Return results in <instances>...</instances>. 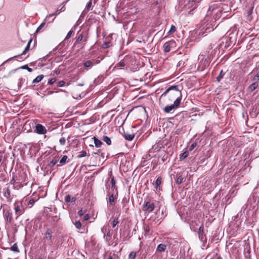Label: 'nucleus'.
Instances as JSON below:
<instances>
[{
  "label": "nucleus",
  "instance_id": "obj_1",
  "mask_svg": "<svg viewBox=\"0 0 259 259\" xmlns=\"http://www.w3.org/2000/svg\"><path fill=\"white\" fill-rule=\"evenodd\" d=\"M161 97H165L170 101H179L181 103L182 100V93L176 85L169 87L161 96Z\"/></svg>",
  "mask_w": 259,
  "mask_h": 259
},
{
  "label": "nucleus",
  "instance_id": "obj_2",
  "mask_svg": "<svg viewBox=\"0 0 259 259\" xmlns=\"http://www.w3.org/2000/svg\"><path fill=\"white\" fill-rule=\"evenodd\" d=\"M176 42L174 40H171L166 42L163 46V51L165 53L169 52L171 48L176 47Z\"/></svg>",
  "mask_w": 259,
  "mask_h": 259
},
{
  "label": "nucleus",
  "instance_id": "obj_3",
  "mask_svg": "<svg viewBox=\"0 0 259 259\" xmlns=\"http://www.w3.org/2000/svg\"><path fill=\"white\" fill-rule=\"evenodd\" d=\"M155 208V205L154 203L150 201H147L145 202L143 207V210L145 212H151L153 211Z\"/></svg>",
  "mask_w": 259,
  "mask_h": 259
},
{
  "label": "nucleus",
  "instance_id": "obj_4",
  "mask_svg": "<svg viewBox=\"0 0 259 259\" xmlns=\"http://www.w3.org/2000/svg\"><path fill=\"white\" fill-rule=\"evenodd\" d=\"M180 103H179V100L178 101H175L173 104L165 107L163 109V111L165 113H169L172 110L177 108L180 106Z\"/></svg>",
  "mask_w": 259,
  "mask_h": 259
},
{
  "label": "nucleus",
  "instance_id": "obj_5",
  "mask_svg": "<svg viewBox=\"0 0 259 259\" xmlns=\"http://www.w3.org/2000/svg\"><path fill=\"white\" fill-rule=\"evenodd\" d=\"M4 217L6 221L11 223L13 220L12 214L9 209L5 208L3 209Z\"/></svg>",
  "mask_w": 259,
  "mask_h": 259
},
{
  "label": "nucleus",
  "instance_id": "obj_6",
  "mask_svg": "<svg viewBox=\"0 0 259 259\" xmlns=\"http://www.w3.org/2000/svg\"><path fill=\"white\" fill-rule=\"evenodd\" d=\"M35 131L38 134H45L47 133V130L45 127L40 124H36Z\"/></svg>",
  "mask_w": 259,
  "mask_h": 259
},
{
  "label": "nucleus",
  "instance_id": "obj_7",
  "mask_svg": "<svg viewBox=\"0 0 259 259\" xmlns=\"http://www.w3.org/2000/svg\"><path fill=\"white\" fill-rule=\"evenodd\" d=\"M14 206L15 212V214L17 215L16 217V218H17L19 215L22 214L24 212V210L22 207H21L16 203L14 204Z\"/></svg>",
  "mask_w": 259,
  "mask_h": 259
},
{
  "label": "nucleus",
  "instance_id": "obj_8",
  "mask_svg": "<svg viewBox=\"0 0 259 259\" xmlns=\"http://www.w3.org/2000/svg\"><path fill=\"white\" fill-rule=\"evenodd\" d=\"M83 40L84 44H85L87 40H88V36L87 34H86L85 33L82 32L80 34L78 35L77 39H76V42H80L81 40Z\"/></svg>",
  "mask_w": 259,
  "mask_h": 259
},
{
  "label": "nucleus",
  "instance_id": "obj_9",
  "mask_svg": "<svg viewBox=\"0 0 259 259\" xmlns=\"http://www.w3.org/2000/svg\"><path fill=\"white\" fill-rule=\"evenodd\" d=\"M31 42H32V38H30V40H29V41L28 42L27 45L26 47H25V50L22 52V53L21 54V55L16 56H15V57H17L18 59V60L21 59V56L26 54V53L29 50L30 45V44L31 43Z\"/></svg>",
  "mask_w": 259,
  "mask_h": 259
},
{
  "label": "nucleus",
  "instance_id": "obj_10",
  "mask_svg": "<svg viewBox=\"0 0 259 259\" xmlns=\"http://www.w3.org/2000/svg\"><path fill=\"white\" fill-rule=\"evenodd\" d=\"M60 11L58 10H57L55 13L47 16L45 19V21L48 22L49 23L52 22L54 20L55 18H53L52 20H50V17L52 16L55 17L56 16L58 15Z\"/></svg>",
  "mask_w": 259,
  "mask_h": 259
},
{
  "label": "nucleus",
  "instance_id": "obj_11",
  "mask_svg": "<svg viewBox=\"0 0 259 259\" xmlns=\"http://www.w3.org/2000/svg\"><path fill=\"white\" fill-rule=\"evenodd\" d=\"M93 139L94 140V142L96 147L99 148L101 147L102 145L103 144V143L101 140H99L96 137H94L93 138Z\"/></svg>",
  "mask_w": 259,
  "mask_h": 259
},
{
  "label": "nucleus",
  "instance_id": "obj_12",
  "mask_svg": "<svg viewBox=\"0 0 259 259\" xmlns=\"http://www.w3.org/2000/svg\"><path fill=\"white\" fill-rule=\"evenodd\" d=\"M166 248V245L163 244H160L157 246L156 251L159 252H164Z\"/></svg>",
  "mask_w": 259,
  "mask_h": 259
},
{
  "label": "nucleus",
  "instance_id": "obj_13",
  "mask_svg": "<svg viewBox=\"0 0 259 259\" xmlns=\"http://www.w3.org/2000/svg\"><path fill=\"white\" fill-rule=\"evenodd\" d=\"M195 0H188L189 5H190V6H188V8H190V7H193V8H192L190 10L189 12H191V11H193L196 8V4H195Z\"/></svg>",
  "mask_w": 259,
  "mask_h": 259
},
{
  "label": "nucleus",
  "instance_id": "obj_14",
  "mask_svg": "<svg viewBox=\"0 0 259 259\" xmlns=\"http://www.w3.org/2000/svg\"><path fill=\"white\" fill-rule=\"evenodd\" d=\"M94 65V63L93 61L91 60H88L84 62L83 66L85 68H91Z\"/></svg>",
  "mask_w": 259,
  "mask_h": 259
},
{
  "label": "nucleus",
  "instance_id": "obj_15",
  "mask_svg": "<svg viewBox=\"0 0 259 259\" xmlns=\"http://www.w3.org/2000/svg\"><path fill=\"white\" fill-rule=\"evenodd\" d=\"M52 231L50 229H48L45 233V238L48 240H51L52 238Z\"/></svg>",
  "mask_w": 259,
  "mask_h": 259
},
{
  "label": "nucleus",
  "instance_id": "obj_16",
  "mask_svg": "<svg viewBox=\"0 0 259 259\" xmlns=\"http://www.w3.org/2000/svg\"><path fill=\"white\" fill-rule=\"evenodd\" d=\"M124 138L126 140H128V141H132L134 137H135V135L134 134H125L124 135H123Z\"/></svg>",
  "mask_w": 259,
  "mask_h": 259
},
{
  "label": "nucleus",
  "instance_id": "obj_17",
  "mask_svg": "<svg viewBox=\"0 0 259 259\" xmlns=\"http://www.w3.org/2000/svg\"><path fill=\"white\" fill-rule=\"evenodd\" d=\"M109 230H110L109 225H105L102 227L101 231L104 234V238H105V234Z\"/></svg>",
  "mask_w": 259,
  "mask_h": 259
},
{
  "label": "nucleus",
  "instance_id": "obj_18",
  "mask_svg": "<svg viewBox=\"0 0 259 259\" xmlns=\"http://www.w3.org/2000/svg\"><path fill=\"white\" fill-rule=\"evenodd\" d=\"M44 78L43 75H40L37 76L35 78H34L33 80V83H38L40 82Z\"/></svg>",
  "mask_w": 259,
  "mask_h": 259
},
{
  "label": "nucleus",
  "instance_id": "obj_19",
  "mask_svg": "<svg viewBox=\"0 0 259 259\" xmlns=\"http://www.w3.org/2000/svg\"><path fill=\"white\" fill-rule=\"evenodd\" d=\"M102 140L106 143L108 145H110L111 144V139L107 136H103Z\"/></svg>",
  "mask_w": 259,
  "mask_h": 259
},
{
  "label": "nucleus",
  "instance_id": "obj_20",
  "mask_svg": "<svg viewBox=\"0 0 259 259\" xmlns=\"http://www.w3.org/2000/svg\"><path fill=\"white\" fill-rule=\"evenodd\" d=\"M258 86V83L257 82H255L254 83H252L249 87V90L251 91H254L255 89H256V88Z\"/></svg>",
  "mask_w": 259,
  "mask_h": 259
},
{
  "label": "nucleus",
  "instance_id": "obj_21",
  "mask_svg": "<svg viewBox=\"0 0 259 259\" xmlns=\"http://www.w3.org/2000/svg\"><path fill=\"white\" fill-rule=\"evenodd\" d=\"M162 178L161 177H158L157 178L155 182V187L157 188L158 186H159L161 183Z\"/></svg>",
  "mask_w": 259,
  "mask_h": 259
},
{
  "label": "nucleus",
  "instance_id": "obj_22",
  "mask_svg": "<svg viewBox=\"0 0 259 259\" xmlns=\"http://www.w3.org/2000/svg\"><path fill=\"white\" fill-rule=\"evenodd\" d=\"M253 7H252L250 10L248 11L247 12V14H248V16H247V19L249 21H251V14L252 13V11H253Z\"/></svg>",
  "mask_w": 259,
  "mask_h": 259
},
{
  "label": "nucleus",
  "instance_id": "obj_23",
  "mask_svg": "<svg viewBox=\"0 0 259 259\" xmlns=\"http://www.w3.org/2000/svg\"><path fill=\"white\" fill-rule=\"evenodd\" d=\"M67 158H68L67 156H66V155H64V156L61 158V159H60V162H60V163L61 164H65V163H66V160H67Z\"/></svg>",
  "mask_w": 259,
  "mask_h": 259
},
{
  "label": "nucleus",
  "instance_id": "obj_24",
  "mask_svg": "<svg viewBox=\"0 0 259 259\" xmlns=\"http://www.w3.org/2000/svg\"><path fill=\"white\" fill-rule=\"evenodd\" d=\"M188 156V152L185 151L181 154L180 158L181 160H184Z\"/></svg>",
  "mask_w": 259,
  "mask_h": 259
},
{
  "label": "nucleus",
  "instance_id": "obj_25",
  "mask_svg": "<svg viewBox=\"0 0 259 259\" xmlns=\"http://www.w3.org/2000/svg\"><path fill=\"white\" fill-rule=\"evenodd\" d=\"M11 250L13 251L18 252H19L18 246L16 244H14L11 247Z\"/></svg>",
  "mask_w": 259,
  "mask_h": 259
},
{
  "label": "nucleus",
  "instance_id": "obj_26",
  "mask_svg": "<svg viewBox=\"0 0 259 259\" xmlns=\"http://www.w3.org/2000/svg\"><path fill=\"white\" fill-rule=\"evenodd\" d=\"M137 252L135 251L131 252L128 255V259H135Z\"/></svg>",
  "mask_w": 259,
  "mask_h": 259
},
{
  "label": "nucleus",
  "instance_id": "obj_27",
  "mask_svg": "<svg viewBox=\"0 0 259 259\" xmlns=\"http://www.w3.org/2000/svg\"><path fill=\"white\" fill-rule=\"evenodd\" d=\"M87 155V152L84 150H82L80 152V154L77 155L78 158H80L83 157H84Z\"/></svg>",
  "mask_w": 259,
  "mask_h": 259
},
{
  "label": "nucleus",
  "instance_id": "obj_28",
  "mask_svg": "<svg viewBox=\"0 0 259 259\" xmlns=\"http://www.w3.org/2000/svg\"><path fill=\"white\" fill-rule=\"evenodd\" d=\"M57 161H58V160L57 159H53L49 163V166L50 167L54 166L57 163Z\"/></svg>",
  "mask_w": 259,
  "mask_h": 259
},
{
  "label": "nucleus",
  "instance_id": "obj_29",
  "mask_svg": "<svg viewBox=\"0 0 259 259\" xmlns=\"http://www.w3.org/2000/svg\"><path fill=\"white\" fill-rule=\"evenodd\" d=\"M176 31V28L174 25H171L170 27V29L168 31V33L169 34L175 32Z\"/></svg>",
  "mask_w": 259,
  "mask_h": 259
},
{
  "label": "nucleus",
  "instance_id": "obj_30",
  "mask_svg": "<svg viewBox=\"0 0 259 259\" xmlns=\"http://www.w3.org/2000/svg\"><path fill=\"white\" fill-rule=\"evenodd\" d=\"M183 181V178L182 176H179L176 180V183L177 184H181Z\"/></svg>",
  "mask_w": 259,
  "mask_h": 259
},
{
  "label": "nucleus",
  "instance_id": "obj_31",
  "mask_svg": "<svg viewBox=\"0 0 259 259\" xmlns=\"http://www.w3.org/2000/svg\"><path fill=\"white\" fill-rule=\"evenodd\" d=\"M124 66H125V63H124V61L123 60H121L116 65L115 67H124Z\"/></svg>",
  "mask_w": 259,
  "mask_h": 259
},
{
  "label": "nucleus",
  "instance_id": "obj_32",
  "mask_svg": "<svg viewBox=\"0 0 259 259\" xmlns=\"http://www.w3.org/2000/svg\"><path fill=\"white\" fill-rule=\"evenodd\" d=\"M74 225L75 226V227L78 229H79L81 228V223L79 222V221H77L75 223H74Z\"/></svg>",
  "mask_w": 259,
  "mask_h": 259
},
{
  "label": "nucleus",
  "instance_id": "obj_33",
  "mask_svg": "<svg viewBox=\"0 0 259 259\" xmlns=\"http://www.w3.org/2000/svg\"><path fill=\"white\" fill-rule=\"evenodd\" d=\"M118 223V218H114L112 222V227H115Z\"/></svg>",
  "mask_w": 259,
  "mask_h": 259
},
{
  "label": "nucleus",
  "instance_id": "obj_34",
  "mask_svg": "<svg viewBox=\"0 0 259 259\" xmlns=\"http://www.w3.org/2000/svg\"><path fill=\"white\" fill-rule=\"evenodd\" d=\"M224 74L223 73V70H221L219 75L217 77V80L218 81H220L222 79L223 77Z\"/></svg>",
  "mask_w": 259,
  "mask_h": 259
},
{
  "label": "nucleus",
  "instance_id": "obj_35",
  "mask_svg": "<svg viewBox=\"0 0 259 259\" xmlns=\"http://www.w3.org/2000/svg\"><path fill=\"white\" fill-rule=\"evenodd\" d=\"M196 146L197 143L196 142L192 143L189 148V151H192V150H193L196 147Z\"/></svg>",
  "mask_w": 259,
  "mask_h": 259
},
{
  "label": "nucleus",
  "instance_id": "obj_36",
  "mask_svg": "<svg viewBox=\"0 0 259 259\" xmlns=\"http://www.w3.org/2000/svg\"><path fill=\"white\" fill-rule=\"evenodd\" d=\"M92 5V0H90L86 6L85 9L89 11Z\"/></svg>",
  "mask_w": 259,
  "mask_h": 259
},
{
  "label": "nucleus",
  "instance_id": "obj_37",
  "mask_svg": "<svg viewBox=\"0 0 259 259\" xmlns=\"http://www.w3.org/2000/svg\"><path fill=\"white\" fill-rule=\"evenodd\" d=\"M111 234L110 233V231L109 230L107 233H106V235H105V238H104L105 239V240L106 241H108V238H110L111 237Z\"/></svg>",
  "mask_w": 259,
  "mask_h": 259
},
{
  "label": "nucleus",
  "instance_id": "obj_38",
  "mask_svg": "<svg viewBox=\"0 0 259 259\" xmlns=\"http://www.w3.org/2000/svg\"><path fill=\"white\" fill-rule=\"evenodd\" d=\"M65 142H66V140L65 139V138H61L60 140H59V143L61 145H64L65 144Z\"/></svg>",
  "mask_w": 259,
  "mask_h": 259
},
{
  "label": "nucleus",
  "instance_id": "obj_39",
  "mask_svg": "<svg viewBox=\"0 0 259 259\" xmlns=\"http://www.w3.org/2000/svg\"><path fill=\"white\" fill-rule=\"evenodd\" d=\"M45 25V23L44 22L40 24V25L37 28L36 32H38L42 29V27Z\"/></svg>",
  "mask_w": 259,
  "mask_h": 259
},
{
  "label": "nucleus",
  "instance_id": "obj_40",
  "mask_svg": "<svg viewBox=\"0 0 259 259\" xmlns=\"http://www.w3.org/2000/svg\"><path fill=\"white\" fill-rule=\"evenodd\" d=\"M72 33H73V31H72V30H70V31L68 32V33H67V35H66V36L65 39H69V38L72 36Z\"/></svg>",
  "mask_w": 259,
  "mask_h": 259
},
{
  "label": "nucleus",
  "instance_id": "obj_41",
  "mask_svg": "<svg viewBox=\"0 0 259 259\" xmlns=\"http://www.w3.org/2000/svg\"><path fill=\"white\" fill-rule=\"evenodd\" d=\"M65 200L66 202H71V196L67 195L65 197Z\"/></svg>",
  "mask_w": 259,
  "mask_h": 259
},
{
  "label": "nucleus",
  "instance_id": "obj_42",
  "mask_svg": "<svg viewBox=\"0 0 259 259\" xmlns=\"http://www.w3.org/2000/svg\"><path fill=\"white\" fill-rule=\"evenodd\" d=\"M65 84V82L64 81L61 80V81L58 82V86L59 87H63L64 85Z\"/></svg>",
  "mask_w": 259,
  "mask_h": 259
},
{
  "label": "nucleus",
  "instance_id": "obj_43",
  "mask_svg": "<svg viewBox=\"0 0 259 259\" xmlns=\"http://www.w3.org/2000/svg\"><path fill=\"white\" fill-rule=\"evenodd\" d=\"M114 196L113 195H111L109 196V202L112 204L113 202H114Z\"/></svg>",
  "mask_w": 259,
  "mask_h": 259
},
{
  "label": "nucleus",
  "instance_id": "obj_44",
  "mask_svg": "<svg viewBox=\"0 0 259 259\" xmlns=\"http://www.w3.org/2000/svg\"><path fill=\"white\" fill-rule=\"evenodd\" d=\"M22 68L26 69L29 72H32V69L28 67L27 65H25L22 67Z\"/></svg>",
  "mask_w": 259,
  "mask_h": 259
},
{
  "label": "nucleus",
  "instance_id": "obj_45",
  "mask_svg": "<svg viewBox=\"0 0 259 259\" xmlns=\"http://www.w3.org/2000/svg\"><path fill=\"white\" fill-rule=\"evenodd\" d=\"M118 256L114 253H113L112 255H110L109 257V259H117Z\"/></svg>",
  "mask_w": 259,
  "mask_h": 259
},
{
  "label": "nucleus",
  "instance_id": "obj_46",
  "mask_svg": "<svg viewBox=\"0 0 259 259\" xmlns=\"http://www.w3.org/2000/svg\"><path fill=\"white\" fill-rule=\"evenodd\" d=\"M199 238L201 241H203L205 239L204 234H199Z\"/></svg>",
  "mask_w": 259,
  "mask_h": 259
},
{
  "label": "nucleus",
  "instance_id": "obj_47",
  "mask_svg": "<svg viewBox=\"0 0 259 259\" xmlns=\"http://www.w3.org/2000/svg\"><path fill=\"white\" fill-rule=\"evenodd\" d=\"M199 234H204V228L203 226H201L199 227Z\"/></svg>",
  "mask_w": 259,
  "mask_h": 259
},
{
  "label": "nucleus",
  "instance_id": "obj_48",
  "mask_svg": "<svg viewBox=\"0 0 259 259\" xmlns=\"http://www.w3.org/2000/svg\"><path fill=\"white\" fill-rule=\"evenodd\" d=\"M56 80L55 78H53L48 81V84H52L56 81Z\"/></svg>",
  "mask_w": 259,
  "mask_h": 259
},
{
  "label": "nucleus",
  "instance_id": "obj_49",
  "mask_svg": "<svg viewBox=\"0 0 259 259\" xmlns=\"http://www.w3.org/2000/svg\"><path fill=\"white\" fill-rule=\"evenodd\" d=\"M84 211L82 209H80L78 211V214L79 216H82L84 214Z\"/></svg>",
  "mask_w": 259,
  "mask_h": 259
},
{
  "label": "nucleus",
  "instance_id": "obj_50",
  "mask_svg": "<svg viewBox=\"0 0 259 259\" xmlns=\"http://www.w3.org/2000/svg\"><path fill=\"white\" fill-rule=\"evenodd\" d=\"M90 215L88 214H87L83 217V219L84 221H88L90 219Z\"/></svg>",
  "mask_w": 259,
  "mask_h": 259
},
{
  "label": "nucleus",
  "instance_id": "obj_51",
  "mask_svg": "<svg viewBox=\"0 0 259 259\" xmlns=\"http://www.w3.org/2000/svg\"><path fill=\"white\" fill-rule=\"evenodd\" d=\"M258 79H259V72L257 73L253 78L254 80H256Z\"/></svg>",
  "mask_w": 259,
  "mask_h": 259
},
{
  "label": "nucleus",
  "instance_id": "obj_52",
  "mask_svg": "<svg viewBox=\"0 0 259 259\" xmlns=\"http://www.w3.org/2000/svg\"><path fill=\"white\" fill-rule=\"evenodd\" d=\"M111 185L112 187H114L115 185V181L114 179V178H113L111 180Z\"/></svg>",
  "mask_w": 259,
  "mask_h": 259
},
{
  "label": "nucleus",
  "instance_id": "obj_53",
  "mask_svg": "<svg viewBox=\"0 0 259 259\" xmlns=\"http://www.w3.org/2000/svg\"><path fill=\"white\" fill-rule=\"evenodd\" d=\"M145 230L146 232H148L150 231V228L148 227V226H147L145 228Z\"/></svg>",
  "mask_w": 259,
  "mask_h": 259
},
{
  "label": "nucleus",
  "instance_id": "obj_54",
  "mask_svg": "<svg viewBox=\"0 0 259 259\" xmlns=\"http://www.w3.org/2000/svg\"><path fill=\"white\" fill-rule=\"evenodd\" d=\"M65 10V8L63 6L59 11L60 12H63Z\"/></svg>",
  "mask_w": 259,
  "mask_h": 259
},
{
  "label": "nucleus",
  "instance_id": "obj_55",
  "mask_svg": "<svg viewBox=\"0 0 259 259\" xmlns=\"http://www.w3.org/2000/svg\"><path fill=\"white\" fill-rule=\"evenodd\" d=\"M15 182V179H14V178H13V179L11 180V183L12 184H14Z\"/></svg>",
  "mask_w": 259,
  "mask_h": 259
},
{
  "label": "nucleus",
  "instance_id": "obj_56",
  "mask_svg": "<svg viewBox=\"0 0 259 259\" xmlns=\"http://www.w3.org/2000/svg\"><path fill=\"white\" fill-rule=\"evenodd\" d=\"M7 193L8 194V195L9 196L10 195V190L9 189H7Z\"/></svg>",
  "mask_w": 259,
  "mask_h": 259
},
{
  "label": "nucleus",
  "instance_id": "obj_57",
  "mask_svg": "<svg viewBox=\"0 0 259 259\" xmlns=\"http://www.w3.org/2000/svg\"><path fill=\"white\" fill-rule=\"evenodd\" d=\"M75 201V199L74 197H72L71 199V202H74Z\"/></svg>",
  "mask_w": 259,
  "mask_h": 259
},
{
  "label": "nucleus",
  "instance_id": "obj_58",
  "mask_svg": "<svg viewBox=\"0 0 259 259\" xmlns=\"http://www.w3.org/2000/svg\"><path fill=\"white\" fill-rule=\"evenodd\" d=\"M101 151V149H99L98 150L97 152L95 153V154H98L99 153H100Z\"/></svg>",
  "mask_w": 259,
  "mask_h": 259
},
{
  "label": "nucleus",
  "instance_id": "obj_59",
  "mask_svg": "<svg viewBox=\"0 0 259 259\" xmlns=\"http://www.w3.org/2000/svg\"><path fill=\"white\" fill-rule=\"evenodd\" d=\"M33 202H34V200H32H32H30L29 201V203H30V204H32V203H33Z\"/></svg>",
  "mask_w": 259,
  "mask_h": 259
},
{
  "label": "nucleus",
  "instance_id": "obj_60",
  "mask_svg": "<svg viewBox=\"0 0 259 259\" xmlns=\"http://www.w3.org/2000/svg\"><path fill=\"white\" fill-rule=\"evenodd\" d=\"M2 160V156H0V162H1Z\"/></svg>",
  "mask_w": 259,
  "mask_h": 259
},
{
  "label": "nucleus",
  "instance_id": "obj_61",
  "mask_svg": "<svg viewBox=\"0 0 259 259\" xmlns=\"http://www.w3.org/2000/svg\"><path fill=\"white\" fill-rule=\"evenodd\" d=\"M211 11V8H210V7H209V9H208V12L209 11Z\"/></svg>",
  "mask_w": 259,
  "mask_h": 259
},
{
  "label": "nucleus",
  "instance_id": "obj_62",
  "mask_svg": "<svg viewBox=\"0 0 259 259\" xmlns=\"http://www.w3.org/2000/svg\"><path fill=\"white\" fill-rule=\"evenodd\" d=\"M218 259H223L221 256H219Z\"/></svg>",
  "mask_w": 259,
  "mask_h": 259
}]
</instances>
